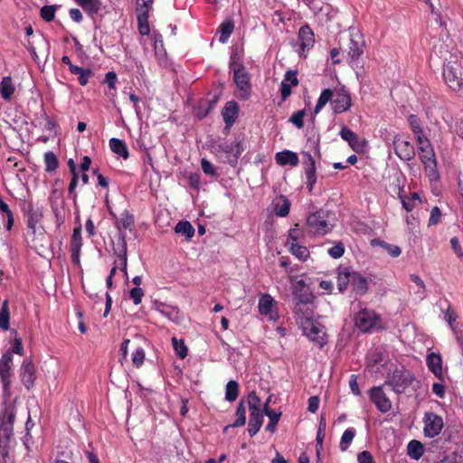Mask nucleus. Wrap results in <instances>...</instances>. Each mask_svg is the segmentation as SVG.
I'll use <instances>...</instances> for the list:
<instances>
[{"mask_svg":"<svg viewBox=\"0 0 463 463\" xmlns=\"http://www.w3.org/2000/svg\"><path fill=\"white\" fill-rule=\"evenodd\" d=\"M14 409L5 406L0 413V463L13 460V450L16 441L14 438Z\"/></svg>","mask_w":463,"mask_h":463,"instance_id":"obj_1","label":"nucleus"},{"mask_svg":"<svg viewBox=\"0 0 463 463\" xmlns=\"http://www.w3.org/2000/svg\"><path fill=\"white\" fill-rule=\"evenodd\" d=\"M134 216L128 211L121 213L120 219L117 220L115 225L118 230V239L117 247L114 248V252L118 255V260L121 265V270L127 274L128 255H127V236L126 233L121 232V227L126 230H133L134 228Z\"/></svg>","mask_w":463,"mask_h":463,"instance_id":"obj_2","label":"nucleus"},{"mask_svg":"<svg viewBox=\"0 0 463 463\" xmlns=\"http://www.w3.org/2000/svg\"><path fill=\"white\" fill-rule=\"evenodd\" d=\"M231 69L233 71V80L238 88L237 97L240 99H249L251 90L250 75L246 68L241 63H231Z\"/></svg>","mask_w":463,"mask_h":463,"instance_id":"obj_3","label":"nucleus"},{"mask_svg":"<svg viewBox=\"0 0 463 463\" xmlns=\"http://www.w3.org/2000/svg\"><path fill=\"white\" fill-rule=\"evenodd\" d=\"M307 227L309 232L316 235L328 233L332 229V225L328 222V213L319 210L309 214L307 219Z\"/></svg>","mask_w":463,"mask_h":463,"instance_id":"obj_4","label":"nucleus"},{"mask_svg":"<svg viewBox=\"0 0 463 463\" xmlns=\"http://www.w3.org/2000/svg\"><path fill=\"white\" fill-rule=\"evenodd\" d=\"M414 377L407 370H394L385 381V384L392 387L398 394L403 393L413 383Z\"/></svg>","mask_w":463,"mask_h":463,"instance_id":"obj_5","label":"nucleus"},{"mask_svg":"<svg viewBox=\"0 0 463 463\" xmlns=\"http://www.w3.org/2000/svg\"><path fill=\"white\" fill-rule=\"evenodd\" d=\"M419 156L429 179L430 181L438 180L439 175L437 169V160L432 146L429 145L427 146H420Z\"/></svg>","mask_w":463,"mask_h":463,"instance_id":"obj_6","label":"nucleus"},{"mask_svg":"<svg viewBox=\"0 0 463 463\" xmlns=\"http://www.w3.org/2000/svg\"><path fill=\"white\" fill-rule=\"evenodd\" d=\"M394 152L397 156L404 161H411L415 156V149L410 141L403 139L400 135H395L392 140Z\"/></svg>","mask_w":463,"mask_h":463,"instance_id":"obj_7","label":"nucleus"},{"mask_svg":"<svg viewBox=\"0 0 463 463\" xmlns=\"http://www.w3.org/2000/svg\"><path fill=\"white\" fill-rule=\"evenodd\" d=\"M443 78L447 85L454 91L459 90L463 86L460 67L454 64H448L443 70Z\"/></svg>","mask_w":463,"mask_h":463,"instance_id":"obj_8","label":"nucleus"},{"mask_svg":"<svg viewBox=\"0 0 463 463\" xmlns=\"http://www.w3.org/2000/svg\"><path fill=\"white\" fill-rule=\"evenodd\" d=\"M355 325L363 332L373 329L379 320V317L373 310L362 309L355 316Z\"/></svg>","mask_w":463,"mask_h":463,"instance_id":"obj_9","label":"nucleus"},{"mask_svg":"<svg viewBox=\"0 0 463 463\" xmlns=\"http://www.w3.org/2000/svg\"><path fill=\"white\" fill-rule=\"evenodd\" d=\"M302 163L304 165L307 177V186L308 191L311 192L317 183V169L316 160L309 151H304L302 153Z\"/></svg>","mask_w":463,"mask_h":463,"instance_id":"obj_10","label":"nucleus"},{"mask_svg":"<svg viewBox=\"0 0 463 463\" xmlns=\"http://www.w3.org/2000/svg\"><path fill=\"white\" fill-rule=\"evenodd\" d=\"M423 420L426 437L434 438L440 433L443 428V420L440 416L432 412H427Z\"/></svg>","mask_w":463,"mask_h":463,"instance_id":"obj_11","label":"nucleus"},{"mask_svg":"<svg viewBox=\"0 0 463 463\" xmlns=\"http://www.w3.org/2000/svg\"><path fill=\"white\" fill-rule=\"evenodd\" d=\"M13 366L12 352H5L0 359V379L3 383V389L6 392L11 384V373Z\"/></svg>","mask_w":463,"mask_h":463,"instance_id":"obj_12","label":"nucleus"},{"mask_svg":"<svg viewBox=\"0 0 463 463\" xmlns=\"http://www.w3.org/2000/svg\"><path fill=\"white\" fill-rule=\"evenodd\" d=\"M369 397L381 412L385 413L392 409V402L384 393L382 386L372 388L369 391Z\"/></svg>","mask_w":463,"mask_h":463,"instance_id":"obj_13","label":"nucleus"},{"mask_svg":"<svg viewBox=\"0 0 463 463\" xmlns=\"http://www.w3.org/2000/svg\"><path fill=\"white\" fill-rule=\"evenodd\" d=\"M303 330L304 334L313 342L317 343L321 347L326 344L324 333L313 318H310L307 323L298 325Z\"/></svg>","mask_w":463,"mask_h":463,"instance_id":"obj_14","label":"nucleus"},{"mask_svg":"<svg viewBox=\"0 0 463 463\" xmlns=\"http://www.w3.org/2000/svg\"><path fill=\"white\" fill-rule=\"evenodd\" d=\"M294 303H313L314 296L306 283L300 279L293 285Z\"/></svg>","mask_w":463,"mask_h":463,"instance_id":"obj_15","label":"nucleus"},{"mask_svg":"<svg viewBox=\"0 0 463 463\" xmlns=\"http://www.w3.org/2000/svg\"><path fill=\"white\" fill-rule=\"evenodd\" d=\"M294 314L298 325L307 323V321L313 318L314 316L313 303H294Z\"/></svg>","mask_w":463,"mask_h":463,"instance_id":"obj_16","label":"nucleus"},{"mask_svg":"<svg viewBox=\"0 0 463 463\" xmlns=\"http://www.w3.org/2000/svg\"><path fill=\"white\" fill-rule=\"evenodd\" d=\"M364 42L360 33L351 35L347 54L352 61H356L364 52Z\"/></svg>","mask_w":463,"mask_h":463,"instance_id":"obj_17","label":"nucleus"},{"mask_svg":"<svg viewBox=\"0 0 463 463\" xmlns=\"http://www.w3.org/2000/svg\"><path fill=\"white\" fill-rule=\"evenodd\" d=\"M351 106V98L345 90L337 91L332 100V108L335 113L340 114L349 109Z\"/></svg>","mask_w":463,"mask_h":463,"instance_id":"obj_18","label":"nucleus"},{"mask_svg":"<svg viewBox=\"0 0 463 463\" xmlns=\"http://www.w3.org/2000/svg\"><path fill=\"white\" fill-rule=\"evenodd\" d=\"M21 381L26 389L33 387L35 376V369L31 361L24 360L20 368Z\"/></svg>","mask_w":463,"mask_h":463,"instance_id":"obj_19","label":"nucleus"},{"mask_svg":"<svg viewBox=\"0 0 463 463\" xmlns=\"http://www.w3.org/2000/svg\"><path fill=\"white\" fill-rule=\"evenodd\" d=\"M26 223L31 234L35 235L36 225L41 222L43 218L42 211L39 208H35L32 203L27 205L25 210Z\"/></svg>","mask_w":463,"mask_h":463,"instance_id":"obj_20","label":"nucleus"},{"mask_svg":"<svg viewBox=\"0 0 463 463\" xmlns=\"http://www.w3.org/2000/svg\"><path fill=\"white\" fill-rule=\"evenodd\" d=\"M81 246V228L77 227L73 231L71 241V260L74 264L80 263V253Z\"/></svg>","mask_w":463,"mask_h":463,"instance_id":"obj_21","label":"nucleus"},{"mask_svg":"<svg viewBox=\"0 0 463 463\" xmlns=\"http://www.w3.org/2000/svg\"><path fill=\"white\" fill-rule=\"evenodd\" d=\"M298 42L302 51L309 50L315 43L314 33L308 25H303L298 31Z\"/></svg>","mask_w":463,"mask_h":463,"instance_id":"obj_22","label":"nucleus"},{"mask_svg":"<svg viewBox=\"0 0 463 463\" xmlns=\"http://www.w3.org/2000/svg\"><path fill=\"white\" fill-rule=\"evenodd\" d=\"M340 137L346 141L353 150L359 152L363 149L364 144L358 136L346 127H343L340 130Z\"/></svg>","mask_w":463,"mask_h":463,"instance_id":"obj_23","label":"nucleus"},{"mask_svg":"<svg viewBox=\"0 0 463 463\" xmlns=\"http://www.w3.org/2000/svg\"><path fill=\"white\" fill-rule=\"evenodd\" d=\"M427 365L430 372L439 379H442V359L440 354L431 353L427 356Z\"/></svg>","mask_w":463,"mask_h":463,"instance_id":"obj_24","label":"nucleus"},{"mask_svg":"<svg viewBox=\"0 0 463 463\" xmlns=\"http://www.w3.org/2000/svg\"><path fill=\"white\" fill-rule=\"evenodd\" d=\"M276 161L279 165H290L292 166H297L299 163L298 156L297 153L284 150L281 152H278L275 156Z\"/></svg>","mask_w":463,"mask_h":463,"instance_id":"obj_25","label":"nucleus"},{"mask_svg":"<svg viewBox=\"0 0 463 463\" xmlns=\"http://www.w3.org/2000/svg\"><path fill=\"white\" fill-rule=\"evenodd\" d=\"M225 124L229 127L232 126L238 116V105L234 101L228 102L222 112Z\"/></svg>","mask_w":463,"mask_h":463,"instance_id":"obj_26","label":"nucleus"},{"mask_svg":"<svg viewBox=\"0 0 463 463\" xmlns=\"http://www.w3.org/2000/svg\"><path fill=\"white\" fill-rule=\"evenodd\" d=\"M109 147L111 151L118 156L123 157L124 159H128L129 156L128 149L126 143L118 138L112 137L109 140Z\"/></svg>","mask_w":463,"mask_h":463,"instance_id":"obj_27","label":"nucleus"},{"mask_svg":"<svg viewBox=\"0 0 463 463\" xmlns=\"http://www.w3.org/2000/svg\"><path fill=\"white\" fill-rule=\"evenodd\" d=\"M250 416H262L261 401L255 392H251L247 399Z\"/></svg>","mask_w":463,"mask_h":463,"instance_id":"obj_28","label":"nucleus"},{"mask_svg":"<svg viewBox=\"0 0 463 463\" xmlns=\"http://www.w3.org/2000/svg\"><path fill=\"white\" fill-rule=\"evenodd\" d=\"M290 202L285 195H279L277 198L274 206L276 215L279 217H286L289 213Z\"/></svg>","mask_w":463,"mask_h":463,"instance_id":"obj_29","label":"nucleus"},{"mask_svg":"<svg viewBox=\"0 0 463 463\" xmlns=\"http://www.w3.org/2000/svg\"><path fill=\"white\" fill-rule=\"evenodd\" d=\"M90 15L96 14L101 8L100 0H74Z\"/></svg>","mask_w":463,"mask_h":463,"instance_id":"obj_30","label":"nucleus"},{"mask_svg":"<svg viewBox=\"0 0 463 463\" xmlns=\"http://www.w3.org/2000/svg\"><path fill=\"white\" fill-rule=\"evenodd\" d=\"M351 285L354 290L359 295L364 294L367 290L366 279L356 272H353L351 275Z\"/></svg>","mask_w":463,"mask_h":463,"instance_id":"obj_31","label":"nucleus"},{"mask_svg":"<svg viewBox=\"0 0 463 463\" xmlns=\"http://www.w3.org/2000/svg\"><path fill=\"white\" fill-rule=\"evenodd\" d=\"M371 244L372 246L382 247L390 256L393 258L400 256L402 252L401 248L399 246L387 243L386 241L379 239L372 240Z\"/></svg>","mask_w":463,"mask_h":463,"instance_id":"obj_32","label":"nucleus"},{"mask_svg":"<svg viewBox=\"0 0 463 463\" xmlns=\"http://www.w3.org/2000/svg\"><path fill=\"white\" fill-rule=\"evenodd\" d=\"M236 420L226 427H224V432L231 427H241L246 423V409L244 406V401L241 400L236 409Z\"/></svg>","mask_w":463,"mask_h":463,"instance_id":"obj_33","label":"nucleus"},{"mask_svg":"<svg viewBox=\"0 0 463 463\" xmlns=\"http://www.w3.org/2000/svg\"><path fill=\"white\" fill-rule=\"evenodd\" d=\"M407 451L412 459L418 460L423 455L424 449L420 441L412 439L407 446Z\"/></svg>","mask_w":463,"mask_h":463,"instance_id":"obj_34","label":"nucleus"},{"mask_svg":"<svg viewBox=\"0 0 463 463\" xmlns=\"http://www.w3.org/2000/svg\"><path fill=\"white\" fill-rule=\"evenodd\" d=\"M0 92L2 98L5 100L10 99L14 92V87L10 77H4L0 83Z\"/></svg>","mask_w":463,"mask_h":463,"instance_id":"obj_35","label":"nucleus"},{"mask_svg":"<svg viewBox=\"0 0 463 463\" xmlns=\"http://www.w3.org/2000/svg\"><path fill=\"white\" fill-rule=\"evenodd\" d=\"M274 299L273 298L269 295L265 294L263 295L259 301V311L261 315H268L271 312L272 307L274 306Z\"/></svg>","mask_w":463,"mask_h":463,"instance_id":"obj_36","label":"nucleus"},{"mask_svg":"<svg viewBox=\"0 0 463 463\" xmlns=\"http://www.w3.org/2000/svg\"><path fill=\"white\" fill-rule=\"evenodd\" d=\"M175 232L184 235L187 239H191L194 235V229L187 221L179 222L175 228Z\"/></svg>","mask_w":463,"mask_h":463,"instance_id":"obj_37","label":"nucleus"},{"mask_svg":"<svg viewBox=\"0 0 463 463\" xmlns=\"http://www.w3.org/2000/svg\"><path fill=\"white\" fill-rule=\"evenodd\" d=\"M288 246L289 247L290 252L300 260H306L309 255L307 248L299 245L298 242H290V245Z\"/></svg>","mask_w":463,"mask_h":463,"instance_id":"obj_38","label":"nucleus"},{"mask_svg":"<svg viewBox=\"0 0 463 463\" xmlns=\"http://www.w3.org/2000/svg\"><path fill=\"white\" fill-rule=\"evenodd\" d=\"M239 395V384L236 381H230L225 387V400L234 402Z\"/></svg>","mask_w":463,"mask_h":463,"instance_id":"obj_39","label":"nucleus"},{"mask_svg":"<svg viewBox=\"0 0 463 463\" xmlns=\"http://www.w3.org/2000/svg\"><path fill=\"white\" fill-rule=\"evenodd\" d=\"M157 310L165 317H166L169 320L174 321L175 323L178 322L179 315L178 310L175 307H169L166 305L161 304Z\"/></svg>","mask_w":463,"mask_h":463,"instance_id":"obj_40","label":"nucleus"},{"mask_svg":"<svg viewBox=\"0 0 463 463\" xmlns=\"http://www.w3.org/2000/svg\"><path fill=\"white\" fill-rule=\"evenodd\" d=\"M149 14L144 11L141 14H137L138 32L141 35H148L150 29L148 24Z\"/></svg>","mask_w":463,"mask_h":463,"instance_id":"obj_41","label":"nucleus"},{"mask_svg":"<svg viewBox=\"0 0 463 463\" xmlns=\"http://www.w3.org/2000/svg\"><path fill=\"white\" fill-rule=\"evenodd\" d=\"M9 307L8 302L5 300L3 302L0 309V328L6 331L9 329Z\"/></svg>","mask_w":463,"mask_h":463,"instance_id":"obj_42","label":"nucleus"},{"mask_svg":"<svg viewBox=\"0 0 463 463\" xmlns=\"http://www.w3.org/2000/svg\"><path fill=\"white\" fill-rule=\"evenodd\" d=\"M263 422V416H250L248 432L250 437L256 435L260 430Z\"/></svg>","mask_w":463,"mask_h":463,"instance_id":"obj_43","label":"nucleus"},{"mask_svg":"<svg viewBox=\"0 0 463 463\" xmlns=\"http://www.w3.org/2000/svg\"><path fill=\"white\" fill-rule=\"evenodd\" d=\"M51 205L54 215L58 218L61 215L60 204L63 203L61 192L57 189L52 191V195L50 198Z\"/></svg>","mask_w":463,"mask_h":463,"instance_id":"obj_44","label":"nucleus"},{"mask_svg":"<svg viewBox=\"0 0 463 463\" xmlns=\"http://www.w3.org/2000/svg\"><path fill=\"white\" fill-rule=\"evenodd\" d=\"M355 436V430L349 428L345 430L341 437L339 448L342 451H345Z\"/></svg>","mask_w":463,"mask_h":463,"instance_id":"obj_45","label":"nucleus"},{"mask_svg":"<svg viewBox=\"0 0 463 463\" xmlns=\"http://www.w3.org/2000/svg\"><path fill=\"white\" fill-rule=\"evenodd\" d=\"M333 98V92L330 89L324 90L317 102L314 112L317 114L323 107Z\"/></svg>","mask_w":463,"mask_h":463,"instance_id":"obj_46","label":"nucleus"},{"mask_svg":"<svg viewBox=\"0 0 463 463\" xmlns=\"http://www.w3.org/2000/svg\"><path fill=\"white\" fill-rule=\"evenodd\" d=\"M44 164L46 172H53L57 169L59 162L53 152L49 151L44 154Z\"/></svg>","mask_w":463,"mask_h":463,"instance_id":"obj_47","label":"nucleus"},{"mask_svg":"<svg viewBox=\"0 0 463 463\" xmlns=\"http://www.w3.org/2000/svg\"><path fill=\"white\" fill-rule=\"evenodd\" d=\"M234 29L232 22H225L220 25V37L219 41L222 43H226Z\"/></svg>","mask_w":463,"mask_h":463,"instance_id":"obj_48","label":"nucleus"},{"mask_svg":"<svg viewBox=\"0 0 463 463\" xmlns=\"http://www.w3.org/2000/svg\"><path fill=\"white\" fill-rule=\"evenodd\" d=\"M173 347L180 359H184L188 354V348L184 340H178L176 337H172Z\"/></svg>","mask_w":463,"mask_h":463,"instance_id":"obj_49","label":"nucleus"},{"mask_svg":"<svg viewBox=\"0 0 463 463\" xmlns=\"http://www.w3.org/2000/svg\"><path fill=\"white\" fill-rule=\"evenodd\" d=\"M266 415L269 417V423L266 426V430L273 433L276 430L277 424L280 419L281 412L274 411H267Z\"/></svg>","mask_w":463,"mask_h":463,"instance_id":"obj_50","label":"nucleus"},{"mask_svg":"<svg viewBox=\"0 0 463 463\" xmlns=\"http://www.w3.org/2000/svg\"><path fill=\"white\" fill-rule=\"evenodd\" d=\"M411 280L416 285L417 289L415 295L419 299H423L426 297L425 284L418 275H411Z\"/></svg>","mask_w":463,"mask_h":463,"instance_id":"obj_51","label":"nucleus"},{"mask_svg":"<svg viewBox=\"0 0 463 463\" xmlns=\"http://www.w3.org/2000/svg\"><path fill=\"white\" fill-rule=\"evenodd\" d=\"M0 212L5 213L7 217L6 229L10 231L14 225V215L12 211L10 210L8 204L5 203L0 196Z\"/></svg>","mask_w":463,"mask_h":463,"instance_id":"obj_52","label":"nucleus"},{"mask_svg":"<svg viewBox=\"0 0 463 463\" xmlns=\"http://www.w3.org/2000/svg\"><path fill=\"white\" fill-rule=\"evenodd\" d=\"M351 275L352 273L347 271H339L337 277V288L339 291H344L347 288L348 283H351Z\"/></svg>","mask_w":463,"mask_h":463,"instance_id":"obj_53","label":"nucleus"},{"mask_svg":"<svg viewBox=\"0 0 463 463\" xmlns=\"http://www.w3.org/2000/svg\"><path fill=\"white\" fill-rule=\"evenodd\" d=\"M154 49L155 54L158 58H163L165 55V51L163 45V37L160 33H155L154 35Z\"/></svg>","mask_w":463,"mask_h":463,"instance_id":"obj_54","label":"nucleus"},{"mask_svg":"<svg viewBox=\"0 0 463 463\" xmlns=\"http://www.w3.org/2000/svg\"><path fill=\"white\" fill-rule=\"evenodd\" d=\"M244 151V146L242 142L238 141L234 144V151L233 156H230L228 158V162L232 166H235L238 163V158Z\"/></svg>","mask_w":463,"mask_h":463,"instance_id":"obj_55","label":"nucleus"},{"mask_svg":"<svg viewBox=\"0 0 463 463\" xmlns=\"http://www.w3.org/2000/svg\"><path fill=\"white\" fill-rule=\"evenodd\" d=\"M55 12V5H44L41 8V17L45 22H52L54 19Z\"/></svg>","mask_w":463,"mask_h":463,"instance_id":"obj_56","label":"nucleus"},{"mask_svg":"<svg viewBox=\"0 0 463 463\" xmlns=\"http://www.w3.org/2000/svg\"><path fill=\"white\" fill-rule=\"evenodd\" d=\"M306 112L304 109L298 110L291 115L289 118V122L296 126L298 128H302L304 127V117Z\"/></svg>","mask_w":463,"mask_h":463,"instance_id":"obj_57","label":"nucleus"},{"mask_svg":"<svg viewBox=\"0 0 463 463\" xmlns=\"http://www.w3.org/2000/svg\"><path fill=\"white\" fill-rule=\"evenodd\" d=\"M145 360V351L142 347H138L135 350V352L132 354V364L136 367H140Z\"/></svg>","mask_w":463,"mask_h":463,"instance_id":"obj_58","label":"nucleus"},{"mask_svg":"<svg viewBox=\"0 0 463 463\" xmlns=\"http://www.w3.org/2000/svg\"><path fill=\"white\" fill-rule=\"evenodd\" d=\"M327 252L333 259H339L345 253V246L339 241L335 246L329 248Z\"/></svg>","mask_w":463,"mask_h":463,"instance_id":"obj_59","label":"nucleus"},{"mask_svg":"<svg viewBox=\"0 0 463 463\" xmlns=\"http://www.w3.org/2000/svg\"><path fill=\"white\" fill-rule=\"evenodd\" d=\"M201 167L205 175L213 177L217 175L215 167L209 160L203 158L201 160Z\"/></svg>","mask_w":463,"mask_h":463,"instance_id":"obj_60","label":"nucleus"},{"mask_svg":"<svg viewBox=\"0 0 463 463\" xmlns=\"http://www.w3.org/2000/svg\"><path fill=\"white\" fill-rule=\"evenodd\" d=\"M130 298L133 300L135 305H138L142 301L144 296V290L140 287L133 288L129 292Z\"/></svg>","mask_w":463,"mask_h":463,"instance_id":"obj_61","label":"nucleus"},{"mask_svg":"<svg viewBox=\"0 0 463 463\" xmlns=\"http://www.w3.org/2000/svg\"><path fill=\"white\" fill-rule=\"evenodd\" d=\"M93 75V71L87 68L83 69V71L78 75V81L81 86L87 85L90 78Z\"/></svg>","mask_w":463,"mask_h":463,"instance_id":"obj_62","label":"nucleus"},{"mask_svg":"<svg viewBox=\"0 0 463 463\" xmlns=\"http://www.w3.org/2000/svg\"><path fill=\"white\" fill-rule=\"evenodd\" d=\"M441 216L440 209L438 206H434L431 209L430 216L429 219V225H436L439 222Z\"/></svg>","mask_w":463,"mask_h":463,"instance_id":"obj_63","label":"nucleus"},{"mask_svg":"<svg viewBox=\"0 0 463 463\" xmlns=\"http://www.w3.org/2000/svg\"><path fill=\"white\" fill-rule=\"evenodd\" d=\"M357 460L359 463H375L373 456L367 450H364L358 454Z\"/></svg>","mask_w":463,"mask_h":463,"instance_id":"obj_64","label":"nucleus"}]
</instances>
